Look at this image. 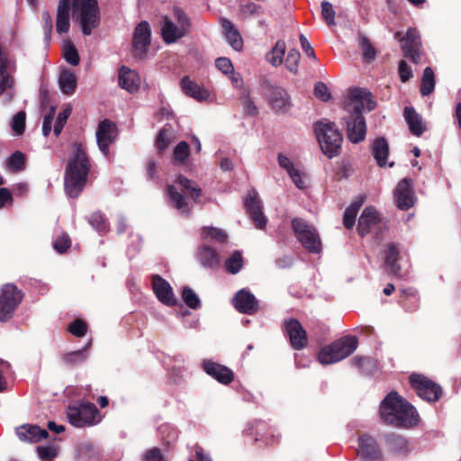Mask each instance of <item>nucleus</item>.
I'll return each mask as SVG.
<instances>
[{
	"mask_svg": "<svg viewBox=\"0 0 461 461\" xmlns=\"http://www.w3.org/2000/svg\"><path fill=\"white\" fill-rule=\"evenodd\" d=\"M264 87L267 90L268 104L276 113H285L290 110L292 104L285 89L271 86L268 82H265Z\"/></svg>",
	"mask_w": 461,
	"mask_h": 461,
	"instance_id": "2eb2a0df",
	"label": "nucleus"
},
{
	"mask_svg": "<svg viewBox=\"0 0 461 461\" xmlns=\"http://www.w3.org/2000/svg\"><path fill=\"white\" fill-rule=\"evenodd\" d=\"M152 287L157 298L162 303L167 306H173L176 304V301L170 285L160 276H153Z\"/></svg>",
	"mask_w": 461,
	"mask_h": 461,
	"instance_id": "393cba45",
	"label": "nucleus"
},
{
	"mask_svg": "<svg viewBox=\"0 0 461 461\" xmlns=\"http://www.w3.org/2000/svg\"><path fill=\"white\" fill-rule=\"evenodd\" d=\"M243 267V258L240 251H234L225 261L226 270L230 274H237Z\"/></svg>",
	"mask_w": 461,
	"mask_h": 461,
	"instance_id": "79ce46f5",
	"label": "nucleus"
},
{
	"mask_svg": "<svg viewBox=\"0 0 461 461\" xmlns=\"http://www.w3.org/2000/svg\"><path fill=\"white\" fill-rule=\"evenodd\" d=\"M59 86L65 95H72L77 86L76 75L70 69H63L59 77Z\"/></svg>",
	"mask_w": 461,
	"mask_h": 461,
	"instance_id": "c9c22d12",
	"label": "nucleus"
},
{
	"mask_svg": "<svg viewBox=\"0 0 461 461\" xmlns=\"http://www.w3.org/2000/svg\"><path fill=\"white\" fill-rule=\"evenodd\" d=\"M199 260L205 267H214L220 263V258L214 249L203 244L199 249Z\"/></svg>",
	"mask_w": 461,
	"mask_h": 461,
	"instance_id": "e433bc0d",
	"label": "nucleus"
},
{
	"mask_svg": "<svg viewBox=\"0 0 461 461\" xmlns=\"http://www.w3.org/2000/svg\"><path fill=\"white\" fill-rule=\"evenodd\" d=\"M25 156L21 151L14 152L7 159V166L13 171H21L24 168Z\"/></svg>",
	"mask_w": 461,
	"mask_h": 461,
	"instance_id": "a18cd8bd",
	"label": "nucleus"
},
{
	"mask_svg": "<svg viewBox=\"0 0 461 461\" xmlns=\"http://www.w3.org/2000/svg\"><path fill=\"white\" fill-rule=\"evenodd\" d=\"M64 59L72 66H77L79 63V55L77 50L71 43L67 45L64 49Z\"/></svg>",
	"mask_w": 461,
	"mask_h": 461,
	"instance_id": "bf43d9fd",
	"label": "nucleus"
},
{
	"mask_svg": "<svg viewBox=\"0 0 461 461\" xmlns=\"http://www.w3.org/2000/svg\"><path fill=\"white\" fill-rule=\"evenodd\" d=\"M358 341L355 336H345L318 353V360L323 365L334 364L351 355L357 348Z\"/></svg>",
	"mask_w": 461,
	"mask_h": 461,
	"instance_id": "423d86ee",
	"label": "nucleus"
},
{
	"mask_svg": "<svg viewBox=\"0 0 461 461\" xmlns=\"http://www.w3.org/2000/svg\"><path fill=\"white\" fill-rule=\"evenodd\" d=\"M246 210L258 229L263 230L267 222L262 212L261 201L255 192L249 193L244 202Z\"/></svg>",
	"mask_w": 461,
	"mask_h": 461,
	"instance_id": "4be33fe9",
	"label": "nucleus"
},
{
	"mask_svg": "<svg viewBox=\"0 0 461 461\" xmlns=\"http://www.w3.org/2000/svg\"><path fill=\"white\" fill-rule=\"evenodd\" d=\"M240 12L245 18L256 17L262 14V7L253 2H248L240 6Z\"/></svg>",
	"mask_w": 461,
	"mask_h": 461,
	"instance_id": "603ef678",
	"label": "nucleus"
},
{
	"mask_svg": "<svg viewBox=\"0 0 461 461\" xmlns=\"http://www.w3.org/2000/svg\"><path fill=\"white\" fill-rule=\"evenodd\" d=\"M355 209L346 208L343 215V224L347 229H351L356 222L357 212H354Z\"/></svg>",
	"mask_w": 461,
	"mask_h": 461,
	"instance_id": "774afa93",
	"label": "nucleus"
},
{
	"mask_svg": "<svg viewBox=\"0 0 461 461\" xmlns=\"http://www.w3.org/2000/svg\"><path fill=\"white\" fill-rule=\"evenodd\" d=\"M70 239L68 234L63 233L59 236L53 243L55 250L59 253H64L70 247Z\"/></svg>",
	"mask_w": 461,
	"mask_h": 461,
	"instance_id": "052dcab7",
	"label": "nucleus"
},
{
	"mask_svg": "<svg viewBox=\"0 0 461 461\" xmlns=\"http://www.w3.org/2000/svg\"><path fill=\"white\" fill-rule=\"evenodd\" d=\"M314 132L322 152L330 158L337 156L341 149L342 134L334 122L326 119L314 124Z\"/></svg>",
	"mask_w": 461,
	"mask_h": 461,
	"instance_id": "39448f33",
	"label": "nucleus"
},
{
	"mask_svg": "<svg viewBox=\"0 0 461 461\" xmlns=\"http://www.w3.org/2000/svg\"><path fill=\"white\" fill-rule=\"evenodd\" d=\"M300 43H301V47H302L303 52L305 53V55L308 58L312 59L313 60L317 61V57L315 55V52H314L312 45L308 41L307 38L303 34L300 35Z\"/></svg>",
	"mask_w": 461,
	"mask_h": 461,
	"instance_id": "338daca9",
	"label": "nucleus"
},
{
	"mask_svg": "<svg viewBox=\"0 0 461 461\" xmlns=\"http://www.w3.org/2000/svg\"><path fill=\"white\" fill-rule=\"evenodd\" d=\"M189 156V146L186 141L179 142L174 149V158L184 162Z\"/></svg>",
	"mask_w": 461,
	"mask_h": 461,
	"instance_id": "4d7b16f0",
	"label": "nucleus"
},
{
	"mask_svg": "<svg viewBox=\"0 0 461 461\" xmlns=\"http://www.w3.org/2000/svg\"><path fill=\"white\" fill-rule=\"evenodd\" d=\"M151 41V29L147 21L139 23L132 36V48L134 56L143 59L148 52Z\"/></svg>",
	"mask_w": 461,
	"mask_h": 461,
	"instance_id": "4468645a",
	"label": "nucleus"
},
{
	"mask_svg": "<svg viewBox=\"0 0 461 461\" xmlns=\"http://www.w3.org/2000/svg\"><path fill=\"white\" fill-rule=\"evenodd\" d=\"M435 75L434 71L430 67L425 68L422 77H421V84H420V94L422 96H426L430 95L435 88Z\"/></svg>",
	"mask_w": 461,
	"mask_h": 461,
	"instance_id": "ea45409f",
	"label": "nucleus"
},
{
	"mask_svg": "<svg viewBox=\"0 0 461 461\" xmlns=\"http://www.w3.org/2000/svg\"><path fill=\"white\" fill-rule=\"evenodd\" d=\"M216 68L225 75L232 74L234 71L233 65L228 58H218L215 60Z\"/></svg>",
	"mask_w": 461,
	"mask_h": 461,
	"instance_id": "e2e57ef3",
	"label": "nucleus"
},
{
	"mask_svg": "<svg viewBox=\"0 0 461 461\" xmlns=\"http://www.w3.org/2000/svg\"><path fill=\"white\" fill-rule=\"evenodd\" d=\"M285 53V43L284 41H277L275 47L267 53V59L273 66L282 64Z\"/></svg>",
	"mask_w": 461,
	"mask_h": 461,
	"instance_id": "a19ab883",
	"label": "nucleus"
},
{
	"mask_svg": "<svg viewBox=\"0 0 461 461\" xmlns=\"http://www.w3.org/2000/svg\"><path fill=\"white\" fill-rule=\"evenodd\" d=\"M181 88L186 95L198 101H203L209 97L208 91L192 81L189 77H184L182 78Z\"/></svg>",
	"mask_w": 461,
	"mask_h": 461,
	"instance_id": "72a5a7b5",
	"label": "nucleus"
},
{
	"mask_svg": "<svg viewBox=\"0 0 461 461\" xmlns=\"http://www.w3.org/2000/svg\"><path fill=\"white\" fill-rule=\"evenodd\" d=\"M203 370L210 376L222 384H229L233 381V372L225 366L213 362L210 359H204L202 362Z\"/></svg>",
	"mask_w": 461,
	"mask_h": 461,
	"instance_id": "5701e85b",
	"label": "nucleus"
},
{
	"mask_svg": "<svg viewBox=\"0 0 461 461\" xmlns=\"http://www.w3.org/2000/svg\"><path fill=\"white\" fill-rule=\"evenodd\" d=\"M300 58V52L295 49H292L288 52V55L285 59V67L292 73H296L298 71Z\"/></svg>",
	"mask_w": 461,
	"mask_h": 461,
	"instance_id": "8fccbe9b",
	"label": "nucleus"
},
{
	"mask_svg": "<svg viewBox=\"0 0 461 461\" xmlns=\"http://www.w3.org/2000/svg\"><path fill=\"white\" fill-rule=\"evenodd\" d=\"M384 264L390 274L395 276H402L400 274V267L397 264L400 257V249L394 243L387 244L384 249Z\"/></svg>",
	"mask_w": 461,
	"mask_h": 461,
	"instance_id": "2f4dec72",
	"label": "nucleus"
},
{
	"mask_svg": "<svg viewBox=\"0 0 461 461\" xmlns=\"http://www.w3.org/2000/svg\"><path fill=\"white\" fill-rule=\"evenodd\" d=\"M71 0H59L57 11L56 30L59 34L69 31V12Z\"/></svg>",
	"mask_w": 461,
	"mask_h": 461,
	"instance_id": "7c9ffc66",
	"label": "nucleus"
},
{
	"mask_svg": "<svg viewBox=\"0 0 461 461\" xmlns=\"http://www.w3.org/2000/svg\"><path fill=\"white\" fill-rule=\"evenodd\" d=\"M92 346V339H89L86 345L78 350H75L63 355L62 359L67 365H78L88 357V350Z\"/></svg>",
	"mask_w": 461,
	"mask_h": 461,
	"instance_id": "58836bf2",
	"label": "nucleus"
},
{
	"mask_svg": "<svg viewBox=\"0 0 461 461\" xmlns=\"http://www.w3.org/2000/svg\"><path fill=\"white\" fill-rule=\"evenodd\" d=\"M89 224L99 233H104L107 231L108 226L104 216L100 212H93L89 219Z\"/></svg>",
	"mask_w": 461,
	"mask_h": 461,
	"instance_id": "c03bdc74",
	"label": "nucleus"
},
{
	"mask_svg": "<svg viewBox=\"0 0 461 461\" xmlns=\"http://www.w3.org/2000/svg\"><path fill=\"white\" fill-rule=\"evenodd\" d=\"M118 83L120 87L132 94L139 90L140 86V77L134 70L125 66L119 69Z\"/></svg>",
	"mask_w": 461,
	"mask_h": 461,
	"instance_id": "bb28decb",
	"label": "nucleus"
},
{
	"mask_svg": "<svg viewBox=\"0 0 461 461\" xmlns=\"http://www.w3.org/2000/svg\"><path fill=\"white\" fill-rule=\"evenodd\" d=\"M25 118L26 114L23 111L18 112L13 118L12 130L16 135H21L23 133L25 129Z\"/></svg>",
	"mask_w": 461,
	"mask_h": 461,
	"instance_id": "864d4df0",
	"label": "nucleus"
},
{
	"mask_svg": "<svg viewBox=\"0 0 461 461\" xmlns=\"http://www.w3.org/2000/svg\"><path fill=\"white\" fill-rule=\"evenodd\" d=\"M201 194V188L194 182L183 176L177 177L175 185L167 187V194L170 204L182 215L190 214L192 210L190 201L196 203Z\"/></svg>",
	"mask_w": 461,
	"mask_h": 461,
	"instance_id": "20e7f679",
	"label": "nucleus"
},
{
	"mask_svg": "<svg viewBox=\"0 0 461 461\" xmlns=\"http://www.w3.org/2000/svg\"><path fill=\"white\" fill-rule=\"evenodd\" d=\"M234 308L240 313L252 315L258 310V301L249 290L243 288L232 298Z\"/></svg>",
	"mask_w": 461,
	"mask_h": 461,
	"instance_id": "a211bd4d",
	"label": "nucleus"
},
{
	"mask_svg": "<svg viewBox=\"0 0 461 461\" xmlns=\"http://www.w3.org/2000/svg\"><path fill=\"white\" fill-rule=\"evenodd\" d=\"M246 434L254 437V441L264 440L267 444H274L278 438L277 436L276 438L274 430L262 420H254L249 423Z\"/></svg>",
	"mask_w": 461,
	"mask_h": 461,
	"instance_id": "b1692460",
	"label": "nucleus"
},
{
	"mask_svg": "<svg viewBox=\"0 0 461 461\" xmlns=\"http://www.w3.org/2000/svg\"><path fill=\"white\" fill-rule=\"evenodd\" d=\"M394 198L401 210H408L414 204V192L410 179L403 178L398 183L394 191Z\"/></svg>",
	"mask_w": 461,
	"mask_h": 461,
	"instance_id": "412c9836",
	"label": "nucleus"
},
{
	"mask_svg": "<svg viewBox=\"0 0 461 461\" xmlns=\"http://www.w3.org/2000/svg\"><path fill=\"white\" fill-rule=\"evenodd\" d=\"M375 106L376 103L374 101L371 93L360 87L351 89L345 102L346 112L348 115L354 116L373 111Z\"/></svg>",
	"mask_w": 461,
	"mask_h": 461,
	"instance_id": "1a4fd4ad",
	"label": "nucleus"
},
{
	"mask_svg": "<svg viewBox=\"0 0 461 461\" xmlns=\"http://www.w3.org/2000/svg\"><path fill=\"white\" fill-rule=\"evenodd\" d=\"M292 228L297 240L312 254H319L322 244L316 228L302 218L292 220Z\"/></svg>",
	"mask_w": 461,
	"mask_h": 461,
	"instance_id": "6e6552de",
	"label": "nucleus"
},
{
	"mask_svg": "<svg viewBox=\"0 0 461 461\" xmlns=\"http://www.w3.org/2000/svg\"><path fill=\"white\" fill-rule=\"evenodd\" d=\"M71 113V109L67 108L60 112L56 120L53 131L56 136H59L62 131L64 125Z\"/></svg>",
	"mask_w": 461,
	"mask_h": 461,
	"instance_id": "13d9d810",
	"label": "nucleus"
},
{
	"mask_svg": "<svg viewBox=\"0 0 461 461\" xmlns=\"http://www.w3.org/2000/svg\"><path fill=\"white\" fill-rule=\"evenodd\" d=\"M171 140V127H167V125L163 127L157 137L156 146L158 149L164 150L167 148Z\"/></svg>",
	"mask_w": 461,
	"mask_h": 461,
	"instance_id": "09e8293b",
	"label": "nucleus"
},
{
	"mask_svg": "<svg viewBox=\"0 0 461 461\" xmlns=\"http://www.w3.org/2000/svg\"><path fill=\"white\" fill-rule=\"evenodd\" d=\"M314 95L317 98L323 102H327L330 98V93L328 86L323 82H317L314 86Z\"/></svg>",
	"mask_w": 461,
	"mask_h": 461,
	"instance_id": "680f3d73",
	"label": "nucleus"
},
{
	"mask_svg": "<svg viewBox=\"0 0 461 461\" xmlns=\"http://www.w3.org/2000/svg\"><path fill=\"white\" fill-rule=\"evenodd\" d=\"M400 35L399 32L395 33V37L402 43L403 56L415 64L419 63L422 55V44L419 31L416 28H409L404 36L400 38Z\"/></svg>",
	"mask_w": 461,
	"mask_h": 461,
	"instance_id": "f8f14e48",
	"label": "nucleus"
},
{
	"mask_svg": "<svg viewBox=\"0 0 461 461\" xmlns=\"http://www.w3.org/2000/svg\"><path fill=\"white\" fill-rule=\"evenodd\" d=\"M59 447L54 445H44L37 447V454L41 460L50 461L57 456Z\"/></svg>",
	"mask_w": 461,
	"mask_h": 461,
	"instance_id": "49530a36",
	"label": "nucleus"
},
{
	"mask_svg": "<svg viewBox=\"0 0 461 461\" xmlns=\"http://www.w3.org/2000/svg\"><path fill=\"white\" fill-rule=\"evenodd\" d=\"M347 127V136L350 142L359 143L366 139V123L363 114L348 115L344 119Z\"/></svg>",
	"mask_w": 461,
	"mask_h": 461,
	"instance_id": "dca6fc26",
	"label": "nucleus"
},
{
	"mask_svg": "<svg viewBox=\"0 0 461 461\" xmlns=\"http://www.w3.org/2000/svg\"><path fill=\"white\" fill-rule=\"evenodd\" d=\"M42 21H43V31L45 35V41H48L50 39L51 31H52V18L49 12H44L42 14Z\"/></svg>",
	"mask_w": 461,
	"mask_h": 461,
	"instance_id": "69168bd1",
	"label": "nucleus"
},
{
	"mask_svg": "<svg viewBox=\"0 0 461 461\" xmlns=\"http://www.w3.org/2000/svg\"><path fill=\"white\" fill-rule=\"evenodd\" d=\"M403 116L412 135L420 137L427 131V125L421 115L413 107H405Z\"/></svg>",
	"mask_w": 461,
	"mask_h": 461,
	"instance_id": "c85d7f7f",
	"label": "nucleus"
},
{
	"mask_svg": "<svg viewBox=\"0 0 461 461\" xmlns=\"http://www.w3.org/2000/svg\"><path fill=\"white\" fill-rule=\"evenodd\" d=\"M221 27L228 43L233 50H240L243 47V41L234 24L230 20L224 18L221 19Z\"/></svg>",
	"mask_w": 461,
	"mask_h": 461,
	"instance_id": "473e14b6",
	"label": "nucleus"
},
{
	"mask_svg": "<svg viewBox=\"0 0 461 461\" xmlns=\"http://www.w3.org/2000/svg\"><path fill=\"white\" fill-rule=\"evenodd\" d=\"M159 434L161 435V439L166 445H170L176 441L178 438V432L176 428L171 425L164 424L161 425L158 429Z\"/></svg>",
	"mask_w": 461,
	"mask_h": 461,
	"instance_id": "37998d69",
	"label": "nucleus"
},
{
	"mask_svg": "<svg viewBox=\"0 0 461 461\" xmlns=\"http://www.w3.org/2000/svg\"><path fill=\"white\" fill-rule=\"evenodd\" d=\"M398 72L402 82H407L412 77L411 68L405 60L399 62Z\"/></svg>",
	"mask_w": 461,
	"mask_h": 461,
	"instance_id": "0e129e2a",
	"label": "nucleus"
},
{
	"mask_svg": "<svg viewBox=\"0 0 461 461\" xmlns=\"http://www.w3.org/2000/svg\"><path fill=\"white\" fill-rule=\"evenodd\" d=\"M22 298V293L15 285L7 284L3 286L0 293V321H7L13 317Z\"/></svg>",
	"mask_w": 461,
	"mask_h": 461,
	"instance_id": "9b49d317",
	"label": "nucleus"
},
{
	"mask_svg": "<svg viewBox=\"0 0 461 461\" xmlns=\"http://www.w3.org/2000/svg\"><path fill=\"white\" fill-rule=\"evenodd\" d=\"M202 235L203 239L210 238L219 242H223L227 239V235L223 230L212 227H204Z\"/></svg>",
	"mask_w": 461,
	"mask_h": 461,
	"instance_id": "3c124183",
	"label": "nucleus"
},
{
	"mask_svg": "<svg viewBox=\"0 0 461 461\" xmlns=\"http://www.w3.org/2000/svg\"><path fill=\"white\" fill-rule=\"evenodd\" d=\"M410 383L418 396L427 402H436L441 395V387L422 375L412 374Z\"/></svg>",
	"mask_w": 461,
	"mask_h": 461,
	"instance_id": "ddd939ff",
	"label": "nucleus"
},
{
	"mask_svg": "<svg viewBox=\"0 0 461 461\" xmlns=\"http://www.w3.org/2000/svg\"><path fill=\"white\" fill-rule=\"evenodd\" d=\"M400 303L407 312H414L419 308V296L414 288H405L401 290Z\"/></svg>",
	"mask_w": 461,
	"mask_h": 461,
	"instance_id": "4c0bfd02",
	"label": "nucleus"
},
{
	"mask_svg": "<svg viewBox=\"0 0 461 461\" xmlns=\"http://www.w3.org/2000/svg\"><path fill=\"white\" fill-rule=\"evenodd\" d=\"M68 330L74 336L81 338L86 335L87 325L84 321L77 319L69 324Z\"/></svg>",
	"mask_w": 461,
	"mask_h": 461,
	"instance_id": "6e6d98bb",
	"label": "nucleus"
},
{
	"mask_svg": "<svg viewBox=\"0 0 461 461\" xmlns=\"http://www.w3.org/2000/svg\"><path fill=\"white\" fill-rule=\"evenodd\" d=\"M321 15L329 26L335 25V11L332 5L326 0L321 2Z\"/></svg>",
	"mask_w": 461,
	"mask_h": 461,
	"instance_id": "5fc2aeb1",
	"label": "nucleus"
},
{
	"mask_svg": "<svg viewBox=\"0 0 461 461\" xmlns=\"http://www.w3.org/2000/svg\"><path fill=\"white\" fill-rule=\"evenodd\" d=\"M380 416L386 424L403 428L416 424L419 417L416 409L395 391L389 393L382 401Z\"/></svg>",
	"mask_w": 461,
	"mask_h": 461,
	"instance_id": "f257e3e1",
	"label": "nucleus"
},
{
	"mask_svg": "<svg viewBox=\"0 0 461 461\" xmlns=\"http://www.w3.org/2000/svg\"><path fill=\"white\" fill-rule=\"evenodd\" d=\"M73 14L80 25L82 33L91 35L93 30L100 24V13L98 5H73Z\"/></svg>",
	"mask_w": 461,
	"mask_h": 461,
	"instance_id": "9d476101",
	"label": "nucleus"
},
{
	"mask_svg": "<svg viewBox=\"0 0 461 461\" xmlns=\"http://www.w3.org/2000/svg\"><path fill=\"white\" fill-rule=\"evenodd\" d=\"M372 154L379 167L386 166L389 146L384 138L380 137L374 140L372 145Z\"/></svg>",
	"mask_w": 461,
	"mask_h": 461,
	"instance_id": "f704fd0d",
	"label": "nucleus"
},
{
	"mask_svg": "<svg viewBox=\"0 0 461 461\" xmlns=\"http://www.w3.org/2000/svg\"><path fill=\"white\" fill-rule=\"evenodd\" d=\"M285 332L289 337L291 346L294 349H302L307 344L306 331L295 319L285 320L284 322Z\"/></svg>",
	"mask_w": 461,
	"mask_h": 461,
	"instance_id": "6ab92c4d",
	"label": "nucleus"
},
{
	"mask_svg": "<svg viewBox=\"0 0 461 461\" xmlns=\"http://www.w3.org/2000/svg\"><path fill=\"white\" fill-rule=\"evenodd\" d=\"M89 168L90 164L83 148L81 145H76L74 155L68 162L64 177L65 192L68 196L76 198L79 195L86 185Z\"/></svg>",
	"mask_w": 461,
	"mask_h": 461,
	"instance_id": "f03ea898",
	"label": "nucleus"
},
{
	"mask_svg": "<svg viewBox=\"0 0 461 461\" xmlns=\"http://www.w3.org/2000/svg\"><path fill=\"white\" fill-rule=\"evenodd\" d=\"M357 454L362 461H383L376 441L369 435L365 434L358 438Z\"/></svg>",
	"mask_w": 461,
	"mask_h": 461,
	"instance_id": "aec40b11",
	"label": "nucleus"
},
{
	"mask_svg": "<svg viewBox=\"0 0 461 461\" xmlns=\"http://www.w3.org/2000/svg\"><path fill=\"white\" fill-rule=\"evenodd\" d=\"M182 298L191 309L196 310L201 307V301L198 295L189 287L183 289Z\"/></svg>",
	"mask_w": 461,
	"mask_h": 461,
	"instance_id": "de8ad7c7",
	"label": "nucleus"
},
{
	"mask_svg": "<svg viewBox=\"0 0 461 461\" xmlns=\"http://www.w3.org/2000/svg\"><path fill=\"white\" fill-rule=\"evenodd\" d=\"M160 36L166 44H174L189 35L192 20L180 6L174 5L170 14L160 18Z\"/></svg>",
	"mask_w": 461,
	"mask_h": 461,
	"instance_id": "7ed1b4c3",
	"label": "nucleus"
},
{
	"mask_svg": "<svg viewBox=\"0 0 461 461\" xmlns=\"http://www.w3.org/2000/svg\"><path fill=\"white\" fill-rule=\"evenodd\" d=\"M68 419L77 427L95 426L101 422L102 416L94 403L79 401L68 408Z\"/></svg>",
	"mask_w": 461,
	"mask_h": 461,
	"instance_id": "0eeeda50",
	"label": "nucleus"
},
{
	"mask_svg": "<svg viewBox=\"0 0 461 461\" xmlns=\"http://www.w3.org/2000/svg\"><path fill=\"white\" fill-rule=\"evenodd\" d=\"M16 435L23 442L37 443L47 438L49 432L38 425L24 424L16 429Z\"/></svg>",
	"mask_w": 461,
	"mask_h": 461,
	"instance_id": "a878e982",
	"label": "nucleus"
},
{
	"mask_svg": "<svg viewBox=\"0 0 461 461\" xmlns=\"http://www.w3.org/2000/svg\"><path fill=\"white\" fill-rule=\"evenodd\" d=\"M96 141L99 149L104 155L109 153V147L117 135L116 124L109 120L102 121L96 130Z\"/></svg>",
	"mask_w": 461,
	"mask_h": 461,
	"instance_id": "f3484780",
	"label": "nucleus"
},
{
	"mask_svg": "<svg viewBox=\"0 0 461 461\" xmlns=\"http://www.w3.org/2000/svg\"><path fill=\"white\" fill-rule=\"evenodd\" d=\"M277 162L281 168L286 171L293 183L299 189L306 188L307 185L303 179V176L301 171L295 167L293 161L285 155L279 153L277 155Z\"/></svg>",
	"mask_w": 461,
	"mask_h": 461,
	"instance_id": "cd10ccee",
	"label": "nucleus"
},
{
	"mask_svg": "<svg viewBox=\"0 0 461 461\" xmlns=\"http://www.w3.org/2000/svg\"><path fill=\"white\" fill-rule=\"evenodd\" d=\"M379 222L377 212L373 207H366L363 210L357 225V232L364 237L370 232L371 228Z\"/></svg>",
	"mask_w": 461,
	"mask_h": 461,
	"instance_id": "c756f323",
	"label": "nucleus"
}]
</instances>
